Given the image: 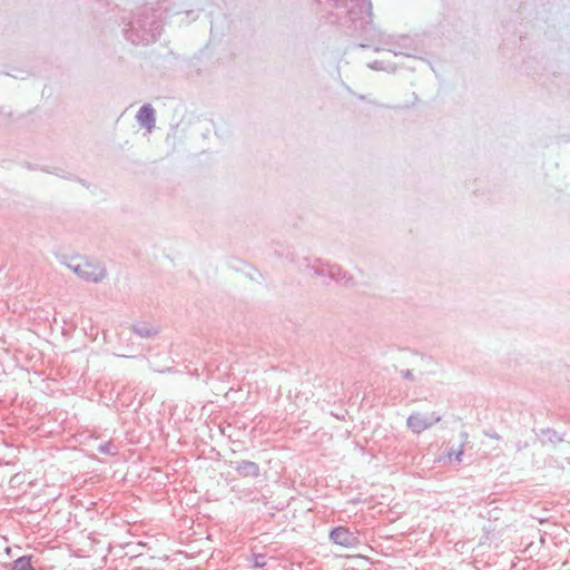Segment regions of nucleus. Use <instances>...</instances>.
<instances>
[{"mask_svg":"<svg viewBox=\"0 0 570 570\" xmlns=\"http://www.w3.org/2000/svg\"><path fill=\"white\" fill-rule=\"evenodd\" d=\"M309 273L316 276H326L334 277L335 275V266L324 265L323 263L316 261L314 264L308 266Z\"/></svg>","mask_w":570,"mask_h":570,"instance_id":"obj_9","label":"nucleus"},{"mask_svg":"<svg viewBox=\"0 0 570 570\" xmlns=\"http://www.w3.org/2000/svg\"><path fill=\"white\" fill-rule=\"evenodd\" d=\"M330 538L334 543L345 548H353L358 543L357 537L348 529L343 527H338L332 530Z\"/></svg>","mask_w":570,"mask_h":570,"instance_id":"obj_5","label":"nucleus"},{"mask_svg":"<svg viewBox=\"0 0 570 570\" xmlns=\"http://www.w3.org/2000/svg\"><path fill=\"white\" fill-rule=\"evenodd\" d=\"M340 6L346 8V12L352 22L361 21V26L371 21V2L367 0H334Z\"/></svg>","mask_w":570,"mask_h":570,"instance_id":"obj_2","label":"nucleus"},{"mask_svg":"<svg viewBox=\"0 0 570 570\" xmlns=\"http://www.w3.org/2000/svg\"><path fill=\"white\" fill-rule=\"evenodd\" d=\"M441 421V416L435 413H413L409 416L406 421L407 428L413 433H421L430 428H432L434 424Z\"/></svg>","mask_w":570,"mask_h":570,"instance_id":"obj_4","label":"nucleus"},{"mask_svg":"<svg viewBox=\"0 0 570 570\" xmlns=\"http://www.w3.org/2000/svg\"><path fill=\"white\" fill-rule=\"evenodd\" d=\"M460 438H461V440H460L458 448L451 446L448 451L449 460L454 459L458 463H460L462 461L463 446L468 440V434L465 432H462Z\"/></svg>","mask_w":570,"mask_h":570,"instance_id":"obj_11","label":"nucleus"},{"mask_svg":"<svg viewBox=\"0 0 570 570\" xmlns=\"http://www.w3.org/2000/svg\"><path fill=\"white\" fill-rule=\"evenodd\" d=\"M140 27H141V26L139 24V22H137L136 24H132V26H131V31H134V30H136V29H138V28H140Z\"/></svg>","mask_w":570,"mask_h":570,"instance_id":"obj_15","label":"nucleus"},{"mask_svg":"<svg viewBox=\"0 0 570 570\" xmlns=\"http://www.w3.org/2000/svg\"><path fill=\"white\" fill-rule=\"evenodd\" d=\"M134 332L140 337H151L158 333V328L149 323H138L134 326Z\"/></svg>","mask_w":570,"mask_h":570,"instance_id":"obj_12","label":"nucleus"},{"mask_svg":"<svg viewBox=\"0 0 570 570\" xmlns=\"http://www.w3.org/2000/svg\"><path fill=\"white\" fill-rule=\"evenodd\" d=\"M236 470L243 476H257L259 474L258 465L252 461H242Z\"/></svg>","mask_w":570,"mask_h":570,"instance_id":"obj_10","label":"nucleus"},{"mask_svg":"<svg viewBox=\"0 0 570 570\" xmlns=\"http://www.w3.org/2000/svg\"><path fill=\"white\" fill-rule=\"evenodd\" d=\"M377 65V62H375ZM375 69H383V67L374 66Z\"/></svg>","mask_w":570,"mask_h":570,"instance_id":"obj_16","label":"nucleus"},{"mask_svg":"<svg viewBox=\"0 0 570 570\" xmlns=\"http://www.w3.org/2000/svg\"><path fill=\"white\" fill-rule=\"evenodd\" d=\"M384 50L395 57H415L419 51L415 40L409 36H389Z\"/></svg>","mask_w":570,"mask_h":570,"instance_id":"obj_3","label":"nucleus"},{"mask_svg":"<svg viewBox=\"0 0 570 570\" xmlns=\"http://www.w3.org/2000/svg\"><path fill=\"white\" fill-rule=\"evenodd\" d=\"M160 30L161 28L159 24H153L149 30H142L141 35L137 33L136 37L130 35L129 38L132 42L148 45L157 40L160 36Z\"/></svg>","mask_w":570,"mask_h":570,"instance_id":"obj_7","label":"nucleus"},{"mask_svg":"<svg viewBox=\"0 0 570 570\" xmlns=\"http://www.w3.org/2000/svg\"><path fill=\"white\" fill-rule=\"evenodd\" d=\"M4 551H6V554H7L8 557H10V558H14V559H17V557H18V556H20V554H19V552H20V547H14V548L7 547V548L4 549Z\"/></svg>","mask_w":570,"mask_h":570,"instance_id":"obj_13","label":"nucleus"},{"mask_svg":"<svg viewBox=\"0 0 570 570\" xmlns=\"http://www.w3.org/2000/svg\"><path fill=\"white\" fill-rule=\"evenodd\" d=\"M61 263L66 265V267L71 272H73L79 278L86 282L98 283L106 276V269L99 262L91 261L86 257H65Z\"/></svg>","mask_w":570,"mask_h":570,"instance_id":"obj_1","label":"nucleus"},{"mask_svg":"<svg viewBox=\"0 0 570 570\" xmlns=\"http://www.w3.org/2000/svg\"><path fill=\"white\" fill-rule=\"evenodd\" d=\"M266 564L265 557L263 554H257L254 557V566L256 568L264 567Z\"/></svg>","mask_w":570,"mask_h":570,"instance_id":"obj_14","label":"nucleus"},{"mask_svg":"<svg viewBox=\"0 0 570 570\" xmlns=\"http://www.w3.org/2000/svg\"><path fill=\"white\" fill-rule=\"evenodd\" d=\"M4 570H35L30 562V557L18 556L12 562H2Z\"/></svg>","mask_w":570,"mask_h":570,"instance_id":"obj_8","label":"nucleus"},{"mask_svg":"<svg viewBox=\"0 0 570 570\" xmlns=\"http://www.w3.org/2000/svg\"><path fill=\"white\" fill-rule=\"evenodd\" d=\"M137 122L147 130H151L155 128L156 124V112L155 109L150 105H144L140 107L136 115Z\"/></svg>","mask_w":570,"mask_h":570,"instance_id":"obj_6","label":"nucleus"}]
</instances>
